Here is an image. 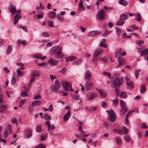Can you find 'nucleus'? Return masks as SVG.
<instances>
[{"instance_id":"nucleus-1","label":"nucleus","mask_w":148,"mask_h":148,"mask_svg":"<svg viewBox=\"0 0 148 148\" xmlns=\"http://www.w3.org/2000/svg\"><path fill=\"white\" fill-rule=\"evenodd\" d=\"M123 78L121 77L117 78L114 80L111 84V86L113 88L119 87L121 86Z\"/></svg>"},{"instance_id":"nucleus-2","label":"nucleus","mask_w":148,"mask_h":148,"mask_svg":"<svg viewBox=\"0 0 148 148\" xmlns=\"http://www.w3.org/2000/svg\"><path fill=\"white\" fill-rule=\"evenodd\" d=\"M61 84L64 88L65 91H73V89L72 88L71 84L66 81H63L61 83Z\"/></svg>"},{"instance_id":"nucleus-3","label":"nucleus","mask_w":148,"mask_h":148,"mask_svg":"<svg viewBox=\"0 0 148 148\" xmlns=\"http://www.w3.org/2000/svg\"><path fill=\"white\" fill-rule=\"evenodd\" d=\"M106 112L108 114L109 116V119L111 122H114L116 120V114L113 110L111 109L110 110L106 111Z\"/></svg>"},{"instance_id":"nucleus-4","label":"nucleus","mask_w":148,"mask_h":148,"mask_svg":"<svg viewBox=\"0 0 148 148\" xmlns=\"http://www.w3.org/2000/svg\"><path fill=\"white\" fill-rule=\"evenodd\" d=\"M60 86L58 81L56 80L55 81V84L54 86H51L50 88L51 91L53 92H58L59 91Z\"/></svg>"},{"instance_id":"nucleus-5","label":"nucleus","mask_w":148,"mask_h":148,"mask_svg":"<svg viewBox=\"0 0 148 148\" xmlns=\"http://www.w3.org/2000/svg\"><path fill=\"white\" fill-rule=\"evenodd\" d=\"M128 131V129L125 127H123L122 130H119L116 129L113 130V132L114 133L120 135L127 134Z\"/></svg>"},{"instance_id":"nucleus-6","label":"nucleus","mask_w":148,"mask_h":148,"mask_svg":"<svg viewBox=\"0 0 148 148\" xmlns=\"http://www.w3.org/2000/svg\"><path fill=\"white\" fill-rule=\"evenodd\" d=\"M105 11L103 9L101 10L97 15V17L99 20L102 21L105 18Z\"/></svg>"},{"instance_id":"nucleus-7","label":"nucleus","mask_w":148,"mask_h":148,"mask_svg":"<svg viewBox=\"0 0 148 148\" xmlns=\"http://www.w3.org/2000/svg\"><path fill=\"white\" fill-rule=\"evenodd\" d=\"M97 96V94L94 92H88L86 95V98L89 100H91L95 99Z\"/></svg>"},{"instance_id":"nucleus-8","label":"nucleus","mask_w":148,"mask_h":148,"mask_svg":"<svg viewBox=\"0 0 148 148\" xmlns=\"http://www.w3.org/2000/svg\"><path fill=\"white\" fill-rule=\"evenodd\" d=\"M118 61L119 63L116 66L117 68H119L126 64L124 59L121 57H118Z\"/></svg>"},{"instance_id":"nucleus-9","label":"nucleus","mask_w":148,"mask_h":148,"mask_svg":"<svg viewBox=\"0 0 148 148\" xmlns=\"http://www.w3.org/2000/svg\"><path fill=\"white\" fill-rule=\"evenodd\" d=\"M100 34V32L99 31L92 30L90 32L87 34V36L89 37H93Z\"/></svg>"},{"instance_id":"nucleus-10","label":"nucleus","mask_w":148,"mask_h":148,"mask_svg":"<svg viewBox=\"0 0 148 148\" xmlns=\"http://www.w3.org/2000/svg\"><path fill=\"white\" fill-rule=\"evenodd\" d=\"M93 86V84L90 81H87L85 84V88L88 90H90Z\"/></svg>"},{"instance_id":"nucleus-11","label":"nucleus","mask_w":148,"mask_h":148,"mask_svg":"<svg viewBox=\"0 0 148 148\" xmlns=\"http://www.w3.org/2000/svg\"><path fill=\"white\" fill-rule=\"evenodd\" d=\"M45 125L48 127V131H49L51 129H53L55 128L54 124L51 125V123L50 122L46 121L45 122Z\"/></svg>"},{"instance_id":"nucleus-12","label":"nucleus","mask_w":148,"mask_h":148,"mask_svg":"<svg viewBox=\"0 0 148 148\" xmlns=\"http://www.w3.org/2000/svg\"><path fill=\"white\" fill-rule=\"evenodd\" d=\"M103 50L101 48H98L95 50V52L94 53V56H97L98 55H100L102 52Z\"/></svg>"},{"instance_id":"nucleus-13","label":"nucleus","mask_w":148,"mask_h":148,"mask_svg":"<svg viewBox=\"0 0 148 148\" xmlns=\"http://www.w3.org/2000/svg\"><path fill=\"white\" fill-rule=\"evenodd\" d=\"M71 115V112L69 111H68L66 114H65L64 117V121H66L69 119V117Z\"/></svg>"},{"instance_id":"nucleus-14","label":"nucleus","mask_w":148,"mask_h":148,"mask_svg":"<svg viewBox=\"0 0 148 148\" xmlns=\"http://www.w3.org/2000/svg\"><path fill=\"white\" fill-rule=\"evenodd\" d=\"M40 73V71L38 70L34 71L32 73L31 76L34 77H38Z\"/></svg>"},{"instance_id":"nucleus-15","label":"nucleus","mask_w":148,"mask_h":148,"mask_svg":"<svg viewBox=\"0 0 148 148\" xmlns=\"http://www.w3.org/2000/svg\"><path fill=\"white\" fill-rule=\"evenodd\" d=\"M48 62L50 64H51L54 66H57L58 64V62L56 60L53 59H51L49 60Z\"/></svg>"},{"instance_id":"nucleus-16","label":"nucleus","mask_w":148,"mask_h":148,"mask_svg":"<svg viewBox=\"0 0 148 148\" xmlns=\"http://www.w3.org/2000/svg\"><path fill=\"white\" fill-rule=\"evenodd\" d=\"M115 140L118 145H122L121 138L119 136H116L115 138Z\"/></svg>"},{"instance_id":"nucleus-17","label":"nucleus","mask_w":148,"mask_h":148,"mask_svg":"<svg viewBox=\"0 0 148 148\" xmlns=\"http://www.w3.org/2000/svg\"><path fill=\"white\" fill-rule=\"evenodd\" d=\"M128 109V108L126 107V106L123 107L122 109V107L121 108V110L120 111V114L121 115H123L126 112H127Z\"/></svg>"},{"instance_id":"nucleus-18","label":"nucleus","mask_w":148,"mask_h":148,"mask_svg":"<svg viewBox=\"0 0 148 148\" xmlns=\"http://www.w3.org/2000/svg\"><path fill=\"white\" fill-rule=\"evenodd\" d=\"M122 50L121 48H119L117 49L114 53V57L115 58H118V55H119V57H121V55H120L121 54L120 53Z\"/></svg>"},{"instance_id":"nucleus-19","label":"nucleus","mask_w":148,"mask_h":148,"mask_svg":"<svg viewBox=\"0 0 148 148\" xmlns=\"http://www.w3.org/2000/svg\"><path fill=\"white\" fill-rule=\"evenodd\" d=\"M91 74V73L88 70H86L85 72V77L86 79H90Z\"/></svg>"},{"instance_id":"nucleus-20","label":"nucleus","mask_w":148,"mask_h":148,"mask_svg":"<svg viewBox=\"0 0 148 148\" xmlns=\"http://www.w3.org/2000/svg\"><path fill=\"white\" fill-rule=\"evenodd\" d=\"M106 39L105 38L102 40V41L100 42L99 46L100 47H106L107 45L106 43Z\"/></svg>"},{"instance_id":"nucleus-21","label":"nucleus","mask_w":148,"mask_h":148,"mask_svg":"<svg viewBox=\"0 0 148 148\" xmlns=\"http://www.w3.org/2000/svg\"><path fill=\"white\" fill-rule=\"evenodd\" d=\"M100 93L101 96L102 97H106L107 95V94L105 92H104L103 90H99L98 89H96Z\"/></svg>"},{"instance_id":"nucleus-22","label":"nucleus","mask_w":148,"mask_h":148,"mask_svg":"<svg viewBox=\"0 0 148 148\" xmlns=\"http://www.w3.org/2000/svg\"><path fill=\"white\" fill-rule=\"evenodd\" d=\"M126 84L127 88L129 89H132L134 87L133 83L131 81H130L129 82H127Z\"/></svg>"},{"instance_id":"nucleus-23","label":"nucleus","mask_w":148,"mask_h":148,"mask_svg":"<svg viewBox=\"0 0 148 148\" xmlns=\"http://www.w3.org/2000/svg\"><path fill=\"white\" fill-rule=\"evenodd\" d=\"M28 134L25 136V138H29L32 136V131L31 129H29L28 130Z\"/></svg>"},{"instance_id":"nucleus-24","label":"nucleus","mask_w":148,"mask_h":148,"mask_svg":"<svg viewBox=\"0 0 148 148\" xmlns=\"http://www.w3.org/2000/svg\"><path fill=\"white\" fill-rule=\"evenodd\" d=\"M59 48V46H57L56 48H53L51 49L50 51V54L51 55H53L56 52L57 50Z\"/></svg>"},{"instance_id":"nucleus-25","label":"nucleus","mask_w":148,"mask_h":148,"mask_svg":"<svg viewBox=\"0 0 148 148\" xmlns=\"http://www.w3.org/2000/svg\"><path fill=\"white\" fill-rule=\"evenodd\" d=\"M128 16L126 13H124L122 14L120 17V18L121 19L122 21H125L126 19L128 18Z\"/></svg>"},{"instance_id":"nucleus-26","label":"nucleus","mask_w":148,"mask_h":148,"mask_svg":"<svg viewBox=\"0 0 148 148\" xmlns=\"http://www.w3.org/2000/svg\"><path fill=\"white\" fill-rule=\"evenodd\" d=\"M79 10L81 11L84 9V7L83 6V1L82 0H80L79 1V3L78 4Z\"/></svg>"},{"instance_id":"nucleus-27","label":"nucleus","mask_w":148,"mask_h":148,"mask_svg":"<svg viewBox=\"0 0 148 148\" xmlns=\"http://www.w3.org/2000/svg\"><path fill=\"white\" fill-rule=\"evenodd\" d=\"M56 54L57 56L56 58H65V56L64 55H61V52L60 51H58Z\"/></svg>"},{"instance_id":"nucleus-28","label":"nucleus","mask_w":148,"mask_h":148,"mask_svg":"<svg viewBox=\"0 0 148 148\" xmlns=\"http://www.w3.org/2000/svg\"><path fill=\"white\" fill-rule=\"evenodd\" d=\"M77 59L76 57L73 56H70L66 59V61L68 62L69 61H72Z\"/></svg>"},{"instance_id":"nucleus-29","label":"nucleus","mask_w":148,"mask_h":148,"mask_svg":"<svg viewBox=\"0 0 148 148\" xmlns=\"http://www.w3.org/2000/svg\"><path fill=\"white\" fill-rule=\"evenodd\" d=\"M16 72L17 73V75L18 77H21L24 75L23 72L21 71L19 69H17Z\"/></svg>"},{"instance_id":"nucleus-30","label":"nucleus","mask_w":148,"mask_h":148,"mask_svg":"<svg viewBox=\"0 0 148 148\" xmlns=\"http://www.w3.org/2000/svg\"><path fill=\"white\" fill-rule=\"evenodd\" d=\"M148 55V49L146 48L145 49L141 51V53L140 54V56L144 55Z\"/></svg>"},{"instance_id":"nucleus-31","label":"nucleus","mask_w":148,"mask_h":148,"mask_svg":"<svg viewBox=\"0 0 148 148\" xmlns=\"http://www.w3.org/2000/svg\"><path fill=\"white\" fill-rule=\"evenodd\" d=\"M41 103V101L39 100L35 101H33L32 104V106H35L36 105H38Z\"/></svg>"},{"instance_id":"nucleus-32","label":"nucleus","mask_w":148,"mask_h":148,"mask_svg":"<svg viewBox=\"0 0 148 148\" xmlns=\"http://www.w3.org/2000/svg\"><path fill=\"white\" fill-rule=\"evenodd\" d=\"M36 79L34 77H32L31 79L29 82L28 84V85H29V87H28V89L27 90H28L30 88V86L31 84L33 83L34 82L35 80Z\"/></svg>"},{"instance_id":"nucleus-33","label":"nucleus","mask_w":148,"mask_h":148,"mask_svg":"<svg viewBox=\"0 0 148 148\" xmlns=\"http://www.w3.org/2000/svg\"><path fill=\"white\" fill-rule=\"evenodd\" d=\"M119 3L122 5L125 6L128 4V3L125 0H121L119 1Z\"/></svg>"},{"instance_id":"nucleus-34","label":"nucleus","mask_w":148,"mask_h":148,"mask_svg":"<svg viewBox=\"0 0 148 148\" xmlns=\"http://www.w3.org/2000/svg\"><path fill=\"white\" fill-rule=\"evenodd\" d=\"M125 22V21H122V20L120 18L119 20L117 21L116 23V25L119 26H121L123 25Z\"/></svg>"},{"instance_id":"nucleus-35","label":"nucleus","mask_w":148,"mask_h":148,"mask_svg":"<svg viewBox=\"0 0 148 148\" xmlns=\"http://www.w3.org/2000/svg\"><path fill=\"white\" fill-rule=\"evenodd\" d=\"M6 106L2 104H0V112L2 113L4 111Z\"/></svg>"},{"instance_id":"nucleus-36","label":"nucleus","mask_w":148,"mask_h":148,"mask_svg":"<svg viewBox=\"0 0 148 148\" xmlns=\"http://www.w3.org/2000/svg\"><path fill=\"white\" fill-rule=\"evenodd\" d=\"M41 56L42 55L41 54H37L35 55V57L37 59H40L41 60H44L46 57V56L42 57Z\"/></svg>"},{"instance_id":"nucleus-37","label":"nucleus","mask_w":148,"mask_h":148,"mask_svg":"<svg viewBox=\"0 0 148 148\" xmlns=\"http://www.w3.org/2000/svg\"><path fill=\"white\" fill-rule=\"evenodd\" d=\"M49 16L52 18H54L56 16V13L53 11H51L49 13Z\"/></svg>"},{"instance_id":"nucleus-38","label":"nucleus","mask_w":148,"mask_h":148,"mask_svg":"<svg viewBox=\"0 0 148 148\" xmlns=\"http://www.w3.org/2000/svg\"><path fill=\"white\" fill-rule=\"evenodd\" d=\"M123 138L125 142L127 143H129L131 140V138L128 136H124Z\"/></svg>"},{"instance_id":"nucleus-39","label":"nucleus","mask_w":148,"mask_h":148,"mask_svg":"<svg viewBox=\"0 0 148 148\" xmlns=\"http://www.w3.org/2000/svg\"><path fill=\"white\" fill-rule=\"evenodd\" d=\"M146 90V87L145 85H143L140 88V91L141 93L144 92Z\"/></svg>"},{"instance_id":"nucleus-40","label":"nucleus","mask_w":148,"mask_h":148,"mask_svg":"<svg viewBox=\"0 0 148 148\" xmlns=\"http://www.w3.org/2000/svg\"><path fill=\"white\" fill-rule=\"evenodd\" d=\"M147 124L145 123H142L140 125V127L141 128L143 129H146L148 128V126H147Z\"/></svg>"},{"instance_id":"nucleus-41","label":"nucleus","mask_w":148,"mask_h":148,"mask_svg":"<svg viewBox=\"0 0 148 148\" xmlns=\"http://www.w3.org/2000/svg\"><path fill=\"white\" fill-rule=\"evenodd\" d=\"M103 75L106 77L109 78H110L111 77V74L110 73L108 72L105 71L103 73Z\"/></svg>"},{"instance_id":"nucleus-42","label":"nucleus","mask_w":148,"mask_h":148,"mask_svg":"<svg viewBox=\"0 0 148 148\" xmlns=\"http://www.w3.org/2000/svg\"><path fill=\"white\" fill-rule=\"evenodd\" d=\"M58 20L61 22H62L64 21V18L61 16L59 14L57 15V16Z\"/></svg>"},{"instance_id":"nucleus-43","label":"nucleus","mask_w":148,"mask_h":148,"mask_svg":"<svg viewBox=\"0 0 148 148\" xmlns=\"http://www.w3.org/2000/svg\"><path fill=\"white\" fill-rule=\"evenodd\" d=\"M21 15L19 14H16L14 17V20H17L18 21L21 18Z\"/></svg>"},{"instance_id":"nucleus-44","label":"nucleus","mask_w":148,"mask_h":148,"mask_svg":"<svg viewBox=\"0 0 148 148\" xmlns=\"http://www.w3.org/2000/svg\"><path fill=\"white\" fill-rule=\"evenodd\" d=\"M11 128H12V126H11V125H10V124H8L5 130H6L7 131H8V132H10V133L11 134H12V132H11Z\"/></svg>"},{"instance_id":"nucleus-45","label":"nucleus","mask_w":148,"mask_h":148,"mask_svg":"<svg viewBox=\"0 0 148 148\" xmlns=\"http://www.w3.org/2000/svg\"><path fill=\"white\" fill-rule=\"evenodd\" d=\"M10 10L11 12L16 11V7L15 6L11 5L9 7Z\"/></svg>"},{"instance_id":"nucleus-46","label":"nucleus","mask_w":148,"mask_h":148,"mask_svg":"<svg viewBox=\"0 0 148 148\" xmlns=\"http://www.w3.org/2000/svg\"><path fill=\"white\" fill-rule=\"evenodd\" d=\"M51 118V116L47 114H45L44 115V119L46 120L49 121L50 120Z\"/></svg>"},{"instance_id":"nucleus-47","label":"nucleus","mask_w":148,"mask_h":148,"mask_svg":"<svg viewBox=\"0 0 148 148\" xmlns=\"http://www.w3.org/2000/svg\"><path fill=\"white\" fill-rule=\"evenodd\" d=\"M36 131L38 132H40L42 131L41 126L40 125L36 126Z\"/></svg>"},{"instance_id":"nucleus-48","label":"nucleus","mask_w":148,"mask_h":148,"mask_svg":"<svg viewBox=\"0 0 148 148\" xmlns=\"http://www.w3.org/2000/svg\"><path fill=\"white\" fill-rule=\"evenodd\" d=\"M120 96L121 98H127V94L125 92H123L121 93Z\"/></svg>"},{"instance_id":"nucleus-49","label":"nucleus","mask_w":148,"mask_h":148,"mask_svg":"<svg viewBox=\"0 0 148 148\" xmlns=\"http://www.w3.org/2000/svg\"><path fill=\"white\" fill-rule=\"evenodd\" d=\"M140 69H138L137 70H136L134 72V74L136 76V79H137L138 77V73L140 71Z\"/></svg>"},{"instance_id":"nucleus-50","label":"nucleus","mask_w":148,"mask_h":148,"mask_svg":"<svg viewBox=\"0 0 148 148\" xmlns=\"http://www.w3.org/2000/svg\"><path fill=\"white\" fill-rule=\"evenodd\" d=\"M35 148H45V146L42 144H40L36 145Z\"/></svg>"},{"instance_id":"nucleus-51","label":"nucleus","mask_w":148,"mask_h":148,"mask_svg":"<svg viewBox=\"0 0 148 148\" xmlns=\"http://www.w3.org/2000/svg\"><path fill=\"white\" fill-rule=\"evenodd\" d=\"M112 31H109L108 30H106L104 33L103 34V36L104 37H105L108 36L110 33H111Z\"/></svg>"},{"instance_id":"nucleus-52","label":"nucleus","mask_w":148,"mask_h":148,"mask_svg":"<svg viewBox=\"0 0 148 148\" xmlns=\"http://www.w3.org/2000/svg\"><path fill=\"white\" fill-rule=\"evenodd\" d=\"M12 49V47L10 45L8 46L6 51V53L7 54H9L11 51Z\"/></svg>"},{"instance_id":"nucleus-53","label":"nucleus","mask_w":148,"mask_h":148,"mask_svg":"<svg viewBox=\"0 0 148 148\" xmlns=\"http://www.w3.org/2000/svg\"><path fill=\"white\" fill-rule=\"evenodd\" d=\"M113 101V106H116L118 103V100L117 98H116L114 100H112Z\"/></svg>"},{"instance_id":"nucleus-54","label":"nucleus","mask_w":148,"mask_h":148,"mask_svg":"<svg viewBox=\"0 0 148 148\" xmlns=\"http://www.w3.org/2000/svg\"><path fill=\"white\" fill-rule=\"evenodd\" d=\"M19 27L20 28L23 30L25 32H28V30L26 27L22 25H20L19 26Z\"/></svg>"},{"instance_id":"nucleus-55","label":"nucleus","mask_w":148,"mask_h":148,"mask_svg":"<svg viewBox=\"0 0 148 148\" xmlns=\"http://www.w3.org/2000/svg\"><path fill=\"white\" fill-rule=\"evenodd\" d=\"M47 134H46V135H42L41 136V140L42 141H44L47 138Z\"/></svg>"},{"instance_id":"nucleus-56","label":"nucleus","mask_w":148,"mask_h":148,"mask_svg":"<svg viewBox=\"0 0 148 148\" xmlns=\"http://www.w3.org/2000/svg\"><path fill=\"white\" fill-rule=\"evenodd\" d=\"M120 104L121 107H122V109L123 107L126 106V104L125 102L122 100H120Z\"/></svg>"},{"instance_id":"nucleus-57","label":"nucleus","mask_w":148,"mask_h":148,"mask_svg":"<svg viewBox=\"0 0 148 148\" xmlns=\"http://www.w3.org/2000/svg\"><path fill=\"white\" fill-rule=\"evenodd\" d=\"M101 106L103 108H106L108 107V104L106 102L103 101L102 102Z\"/></svg>"},{"instance_id":"nucleus-58","label":"nucleus","mask_w":148,"mask_h":148,"mask_svg":"<svg viewBox=\"0 0 148 148\" xmlns=\"http://www.w3.org/2000/svg\"><path fill=\"white\" fill-rule=\"evenodd\" d=\"M21 96L23 97H24L27 96H28V95L26 91L25 90L23 91L22 92Z\"/></svg>"},{"instance_id":"nucleus-59","label":"nucleus","mask_w":148,"mask_h":148,"mask_svg":"<svg viewBox=\"0 0 148 148\" xmlns=\"http://www.w3.org/2000/svg\"><path fill=\"white\" fill-rule=\"evenodd\" d=\"M100 59L101 60L103 61L105 63L107 62L108 61V59H107V58L106 57H104L103 58L101 57L100 58Z\"/></svg>"},{"instance_id":"nucleus-60","label":"nucleus","mask_w":148,"mask_h":148,"mask_svg":"<svg viewBox=\"0 0 148 148\" xmlns=\"http://www.w3.org/2000/svg\"><path fill=\"white\" fill-rule=\"evenodd\" d=\"M48 23L49 25V26L50 27H54V23L53 21H48Z\"/></svg>"},{"instance_id":"nucleus-61","label":"nucleus","mask_w":148,"mask_h":148,"mask_svg":"<svg viewBox=\"0 0 148 148\" xmlns=\"http://www.w3.org/2000/svg\"><path fill=\"white\" fill-rule=\"evenodd\" d=\"M116 30L117 33V34L118 36H119L121 34V29H120L118 27L116 28Z\"/></svg>"},{"instance_id":"nucleus-62","label":"nucleus","mask_w":148,"mask_h":148,"mask_svg":"<svg viewBox=\"0 0 148 148\" xmlns=\"http://www.w3.org/2000/svg\"><path fill=\"white\" fill-rule=\"evenodd\" d=\"M42 35L43 36L45 37H48L49 36V34L46 32H44L42 33Z\"/></svg>"},{"instance_id":"nucleus-63","label":"nucleus","mask_w":148,"mask_h":148,"mask_svg":"<svg viewBox=\"0 0 148 148\" xmlns=\"http://www.w3.org/2000/svg\"><path fill=\"white\" fill-rule=\"evenodd\" d=\"M60 93L61 94L64 96H67L68 95V93L64 92L62 90H60Z\"/></svg>"},{"instance_id":"nucleus-64","label":"nucleus","mask_w":148,"mask_h":148,"mask_svg":"<svg viewBox=\"0 0 148 148\" xmlns=\"http://www.w3.org/2000/svg\"><path fill=\"white\" fill-rule=\"evenodd\" d=\"M120 92L119 90L117 88H116L115 89V94L117 97L119 96V93Z\"/></svg>"}]
</instances>
